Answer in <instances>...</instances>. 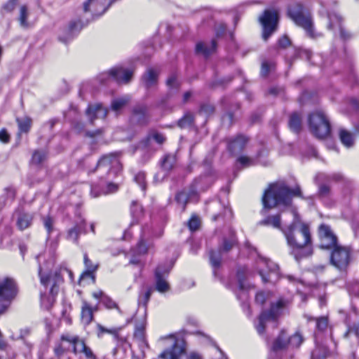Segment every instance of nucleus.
Here are the masks:
<instances>
[{"instance_id": "obj_1", "label": "nucleus", "mask_w": 359, "mask_h": 359, "mask_svg": "<svg viewBox=\"0 0 359 359\" xmlns=\"http://www.w3.org/2000/svg\"><path fill=\"white\" fill-rule=\"evenodd\" d=\"M291 215V224L287 229L281 230L286 238L287 245L292 249V254L298 260L312 254V241L309 226L299 219L294 209H292Z\"/></svg>"}, {"instance_id": "obj_2", "label": "nucleus", "mask_w": 359, "mask_h": 359, "mask_svg": "<svg viewBox=\"0 0 359 359\" xmlns=\"http://www.w3.org/2000/svg\"><path fill=\"white\" fill-rule=\"evenodd\" d=\"M292 196H301L299 187L290 189L283 184H273L264 191L262 196V213L267 209H271L277 205L289 206Z\"/></svg>"}, {"instance_id": "obj_3", "label": "nucleus", "mask_w": 359, "mask_h": 359, "mask_svg": "<svg viewBox=\"0 0 359 359\" xmlns=\"http://www.w3.org/2000/svg\"><path fill=\"white\" fill-rule=\"evenodd\" d=\"M160 341L165 348L158 359H182L186 352V344L182 339L169 335L161 337Z\"/></svg>"}, {"instance_id": "obj_4", "label": "nucleus", "mask_w": 359, "mask_h": 359, "mask_svg": "<svg viewBox=\"0 0 359 359\" xmlns=\"http://www.w3.org/2000/svg\"><path fill=\"white\" fill-rule=\"evenodd\" d=\"M288 15L298 26L302 27L307 34L313 39L317 37L313 29V23L310 13L301 4L296 3L288 8Z\"/></svg>"}, {"instance_id": "obj_5", "label": "nucleus", "mask_w": 359, "mask_h": 359, "mask_svg": "<svg viewBox=\"0 0 359 359\" xmlns=\"http://www.w3.org/2000/svg\"><path fill=\"white\" fill-rule=\"evenodd\" d=\"M18 288L15 280L8 277L0 278V315L9 306L16 297Z\"/></svg>"}, {"instance_id": "obj_6", "label": "nucleus", "mask_w": 359, "mask_h": 359, "mask_svg": "<svg viewBox=\"0 0 359 359\" xmlns=\"http://www.w3.org/2000/svg\"><path fill=\"white\" fill-rule=\"evenodd\" d=\"M309 128L317 138L327 137L330 133V126L323 112L317 111L309 116Z\"/></svg>"}, {"instance_id": "obj_7", "label": "nucleus", "mask_w": 359, "mask_h": 359, "mask_svg": "<svg viewBox=\"0 0 359 359\" xmlns=\"http://www.w3.org/2000/svg\"><path fill=\"white\" fill-rule=\"evenodd\" d=\"M82 339L78 335L69 332L62 334L54 349L55 354L59 356L67 351L78 354L79 346Z\"/></svg>"}, {"instance_id": "obj_8", "label": "nucleus", "mask_w": 359, "mask_h": 359, "mask_svg": "<svg viewBox=\"0 0 359 359\" xmlns=\"http://www.w3.org/2000/svg\"><path fill=\"white\" fill-rule=\"evenodd\" d=\"M257 268L264 283H275L278 279V266L272 261L259 257Z\"/></svg>"}, {"instance_id": "obj_9", "label": "nucleus", "mask_w": 359, "mask_h": 359, "mask_svg": "<svg viewBox=\"0 0 359 359\" xmlns=\"http://www.w3.org/2000/svg\"><path fill=\"white\" fill-rule=\"evenodd\" d=\"M285 306V302L280 299L276 304H272L269 311L262 312L259 317L256 330L259 334L264 332L265 325L269 320H276L283 313Z\"/></svg>"}, {"instance_id": "obj_10", "label": "nucleus", "mask_w": 359, "mask_h": 359, "mask_svg": "<svg viewBox=\"0 0 359 359\" xmlns=\"http://www.w3.org/2000/svg\"><path fill=\"white\" fill-rule=\"evenodd\" d=\"M262 26V38L267 41L269 36L276 30L278 22V13L274 9H266L259 18Z\"/></svg>"}, {"instance_id": "obj_11", "label": "nucleus", "mask_w": 359, "mask_h": 359, "mask_svg": "<svg viewBox=\"0 0 359 359\" xmlns=\"http://www.w3.org/2000/svg\"><path fill=\"white\" fill-rule=\"evenodd\" d=\"M351 262V250L348 247L337 246L330 256L331 264L339 271H346Z\"/></svg>"}, {"instance_id": "obj_12", "label": "nucleus", "mask_w": 359, "mask_h": 359, "mask_svg": "<svg viewBox=\"0 0 359 359\" xmlns=\"http://www.w3.org/2000/svg\"><path fill=\"white\" fill-rule=\"evenodd\" d=\"M199 187L198 180H196L189 187L178 191L175 201L182 211L185 210L187 204L197 198V188Z\"/></svg>"}, {"instance_id": "obj_13", "label": "nucleus", "mask_w": 359, "mask_h": 359, "mask_svg": "<svg viewBox=\"0 0 359 359\" xmlns=\"http://www.w3.org/2000/svg\"><path fill=\"white\" fill-rule=\"evenodd\" d=\"M320 247L323 249H331L337 247V237L331 228L326 224H321L318 229Z\"/></svg>"}, {"instance_id": "obj_14", "label": "nucleus", "mask_w": 359, "mask_h": 359, "mask_svg": "<svg viewBox=\"0 0 359 359\" xmlns=\"http://www.w3.org/2000/svg\"><path fill=\"white\" fill-rule=\"evenodd\" d=\"M115 0H88L83 4L85 12H91L93 15L100 16L105 13Z\"/></svg>"}, {"instance_id": "obj_15", "label": "nucleus", "mask_w": 359, "mask_h": 359, "mask_svg": "<svg viewBox=\"0 0 359 359\" xmlns=\"http://www.w3.org/2000/svg\"><path fill=\"white\" fill-rule=\"evenodd\" d=\"M147 107L144 104H137L134 107L130 116V122L134 125L144 126L149 122Z\"/></svg>"}, {"instance_id": "obj_16", "label": "nucleus", "mask_w": 359, "mask_h": 359, "mask_svg": "<svg viewBox=\"0 0 359 359\" xmlns=\"http://www.w3.org/2000/svg\"><path fill=\"white\" fill-rule=\"evenodd\" d=\"M170 269H165L162 266H158L156 269V289L161 293L166 292L170 290V285L165 278V275H167Z\"/></svg>"}, {"instance_id": "obj_17", "label": "nucleus", "mask_w": 359, "mask_h": 359, "mask_svg": "<svg viewBox=\"0 0 359 359\" xmlns=\"http://www.w3.org/2000/svg\"><path fill=\"white\" fill-rule=\"evenodd\" d=\"M39 273L41 278V284L43 285L52 284V287L50 288V294L53 296L56 295L58 292L57 285L62 282V278L60 273L56 271L53 276H45L44 274L42 273V269L40 267Z\"/></svg>"}, {"instance_id": "obj_18", "label": "nucleus", "mask_w": 359, "mask_h": 359, "mask_svg": "<svg viewBox=\"0 0 359 359\" xmlns=\"http://www.w3.org/2000/svg\"><path fill=\"white\" fill-rule=\"evenodd\" d=\"M133 72L130 69L123 67L112 68L107 76H111L119 83H128L132 79Z\"/></svg>"}, {"instance_id": "obj_19", "label": "nucleus", "mask_w": 359, "mask_h": 359, "mask_svg": "<svg viewBox=\"0 0 359 359\" xmlns=\"http://www.w3.org/2000/svg\"><path fill=\"white\" fill-rule=\"evenodd\" d=\"M234 244L233 241L224 240L223 245L219 248L218 252H211L210 253V262L212 266L216 269L220 266L221 262V252L229 251Z\"/></svg>"}, {"instance_id": "obj_20", "label": "nucleus", "mask_w": 359, "mask_h": 359, "mask_svg": "<svg viewBox=\"0 0 359 359\" xmlns=\"http://www.w3.org/2000/svg\"><path fill=\"white\" fill-rule=\"evenodd\" d=\"M107 113L108 110L104 108L101 104L90 105L86 110V114L91 123L97 118H104Z\"/></svg>"}, {"instance_id": "obj_21", "label": "nucleus", "mask_w": 359, "mask_h": 359, "mask_svg": "<svg viewBox=\"0 0 359 359\" xmlns=\"http://www.w3.org/2000/svg\"><path fill=\"white\" fill-rule=\"evenodd\" d=\"M93 297L95 299H100L101 302L108 309H116L120 313L121 311L118 307V304L109 296L105 294L102 290H98L93 292Z\"/></svg>"}, {"instance_id": "obj_22", "label": "nucleus", "mask_w": 359, "mask_h": 359, "mask_svg": "<svg viewBox=\"0 0 359 359\" xmlns=\"http://www.w3.org/2000/svg\"><path fill=\"white\" fill-rule=\"evenodd\" d=\"M83 259L86 270L82 273L79 280V284H81V282L83 281L86 278H91L94 283L95 279L94 273L97 269V265L93 264L88 259L86 254L84 255Z\"/></svg>"}, {"instance_id": "obj_23", "label": "nucleus", "mask_w": 359, "mask_h": 359, "mask_svg": "<svg viewBox=\"0 0 359 359\" xmlns=\"http://www.w3.org/2000/svg\"><path fill=\"white\" fill-rule=\"evenodd\" d=\"M216 46L215 40H212L210 43L199 42L196 46V52L207 57L215 50Z\"/></svg>"}, {"instance_id": "obj_24", "label": "nucleus", "mask_w": 359, "mask_h": 359, "mask_svg": "<svg viewBox=\"0 0 359 359\" xmlns=\"http://www.w3.org/2000/svg\"><path fill=\"white\" fill-rule=\"evenodd\" d=\"M81 311V322L83 325H89L93 319V313L96 311L95 309H93L92 306L86 301L82 302Z\"/></svg>"}, {"instance_id": "obj_25", "label": "nucleus", "mask_w": 359, "mask_h": 359, "mask_svg": "<svg viewBox=\"0 0 359 359\" xmlns=\"http://www.w3.org/2000/svg\"><path fill=\"white\" fill-rule=\"evenodd\" d=\"M142 80L145 88H152L157 84L158 72L154 69H148L142 76Z\"/></svg>"}, {"instance_id": "obj_26", "label": "nucleus", "mask_w": 359, "mask_h": 359, "mask_svg": "<svg viewBox=\"0 0 359 359\" xmlns=\"http://www.w3.org/2000/svg\"><path fill=\"white\" fill-rule=\"evenodd\" d=\"M247 142L248 140L245 137L239 135L229 142V149L232 154H237L243 151L246 145Z\"/></svg>"}, {"instance_id": "obj_27", "label": "nucleus", "mask_w": 359, "mask_h": 359, "mask_svg": "<svg viewBox=\"0 0 359 359\" xmlns=\"http://www.w3.org/2000/svg\"><path fill=\"white\" fill-rule=\"evenodd\" d=\"M289 348L288 335L285 330H282L278 337L275 339L272 348L278 351Z\"/></svg>"}, {"instance_id": "obj_28", "label": "nucleus", "mask_w": 359, "mask_h": 359, "mask_svg": "<svg viewBox=\"0 0 359 359\" xmlns=\"http://www.w3.org/2000/svg\"><path fill=\"white\" fill-rule=\"evenodd\" d=\"M327 18L329 20V27H332V18H334V19H336L337 20V22H339V29L340 31V35L342 39H348L351 38V34L348 32L346 31L341 26L342 18L336 12L329 13L327 14Z\"/></svg>"}, {"instance_id": "obj_29", "label": "nucleus", "mask_w": 359, "mask_h": 359, "mask_svg": "<svg viewBox=\"0 0 359 359\" xmlns=\"http://www.w3.org/2000/svg\"><path fill=\"white\" fill-rule=\"evenodd\" d=\"M33 217L28 213H20L17 220V225L20 230L28 228L32 222Z\"/></svg>"}, {"instance_id": "obj_30", "label": "nucleus", "mask_w": 359, "mask_h": 359, "mask_svg": "<svg viewBox=\"0 0 359 359\" xmlns=\"http://www.w3.org/2000/svg\"><path fill=\"white\" fill-rule=\"evenodd\" d=\"M176 163L175 156L171 154L165 155L161 161V166L165 172L170 171Z\"/></svg>"}, {"instance_id": "obj_31", "label": "nucleus", "mask_w": 359, "mask_h": 359, "mask_svg": "<svg viewBox=\"0 0 359 359\" xmlns=\"http://www.w3.org/2000/svg\"><path fill=\"white\" fill-rule=\"evenodd\" d=\"M289 127L294 133H299L302 128V122L299 115L294 113L291 115L289 121Z\"/></svg>"}, {"instance_id": "obj_32", "label": "nucleus", "mask_w": 359, "mask_h": 359, "mask_svg": "<svg viewBox=\"0 0 359 359\" xmlns=\"http://www.w3.org/2000/svg\"><path fill=\"white\" fill-rule=\"evenodd\" d=\"M260 224L271 226L274 228L280 229V219L278 215L270 216L262 220Z\"/></svg>"}, {"instance_id": "obj_33", "label": "nucleus", "mask_w": 359, "mask_h": 359, "mask_svg": "<svg viewBox=\"0 0 359 359\" xmlns=\"http://www.w3.org/2000/svg\"><path fill=\"white\" fill-rule=\"evenodd\" d=\"M304 316L309 321L310 320H316V328L319 331H324L325 330L327 329V325H328V318H327V316H322V317L317 318H313V317L309 316H306V315H305Z\"/></svg>"}, {"instance_id": "obj_34", "label": "nucleus", "mask_w": 359, "mask_h": 359, "mask_svg": "<svg viewBox=\"0 0 359 359\" xmlns=\"http://www.w3.org/2000/svg\"><path fill=\"white\" fill-rule=\"evenodd\" d=\"M129 100L130 99L128 96L114 100L111 104V109L116 112L118 111L126 105Z\"/></svg>"}, {"instance_id": "obj_35", "label": "nucleus", "mask_w": 359, "mask_h": 359, "mask_svg": "<svg viewBox=\"0 0 359 359\" xmlns=\"http://www.w3.org/2000/svg\"><path fill=\"white\" fill-rule=\"evenodd\" d=\"M117 163L116 158L113 155L103 156L97 163V167L99 168H106L107 170L109 169L111 163Z\"/></svg>"}, {"instance_id": "obj_36", "label": "nucleus", "mask_w": 359, "mask_h": 359, "mask_svg": "<svg viewBox=\"0 0 359 359\" xmlns=\"http://www.w3.org/2000/svg\"><path fill=\"white\" fill-rule=\"evenodd\" d=\"M28 18V9L27 6L23 5L20 8V15H19V22L21 27L24 28H27L29 27V23L27 22Z\"/></svg>"}, {"instance_id": "obj_37", "label": "nucleus", "mask_w": 359, "mask_h": 359, "mask_svg": "<svg viewBox=\"0 0 359 359\" xmlns=\"http://www.w3.org/2000/svg\"><path fill=\"white\" fill-rule=\"evenodd\" d=\"M78 353H83L87 359H97L91 348L86 346L83 339L80 343Z\"/></svg>"}, {"instance_id": "obj_38", "label": "nucleus", "mask_w": 359, "mask_h": 359, "mask_svg": "<svg viewBox=\"0 0 359 359\" xmlns=\"http://www.w3.org/2000/svg\"><path fill=\"white\" fill-rule=\"evenodd\" d=\"M328 354L329 351L325 346H318L312 352V359H325Z\"/></svg>"}, {"instance_id": "obj_39", "label": "nucleus", "mask_w": 359, "mask_h": 359, "mask_svg": "<svg viewBox=\"0 0 359 359\" xmlns=\"http://www.w3.org/2000/svg\"><path fill=\"white\" fill-rule=\"evenodd\" d=\"M289 339V347L297 348L299 347L302 343L303 342V337L302 334L297 332L291 337H288Z\"/></svg>"}, {"instance_id": "obj_40", "label": "nucleus", "mask_w": 359, "mask_h": 359, "mask_svg": "<svg viewBox=\"0 0 359 359\" xmlns=\"http://www.w3.org/2000/svg\"><path fill=\"white\" fill-rule=\"evenodd\" d=\"M152 292L153 289L149 288L146 291L140 293L138 298L139 306H143L144 307L147 306V304L150 299Z\"/></svg>"}, {"instance_id": "obj_41", "label": "nucleus", "mask_w": 359, "mask_h": 359, "mask_svg": "<svg viewBox=\"0 0 359 359\" xmlns=\"http://www.w3.org/2000/svg\"><path fill=\"white\" fill-rule=\"evenodd\" d=\"M339 137L341 142L347 147L353 145V137L350 133L345 130H341Z\"/></svg>"}, {"instance_id": "obj_42", "label": "nucleus", "mask_w": 359, "mask_h": 359, "mask_svg": "<svg viewBox=\"0 0 359 359\" xmlns=\"http://www.w3.org/2000/svg\"><path fill=\"white\" fill-rule=\"evenodd\" d=\"M194 122V116L191 113H187L181 119L178 121V126L182 128H187L192 125Z\"/></svg>"}, {"instance_id": "obj_43", "label": "nucleus", "mask_w": 359, "mask_h": 359, "mask_svg": "<svg viewBox=\"0 0 359 359\" xmlns=\"http://www.w3.org/2000/svg\"><path fill=\"white\" fill-rule=\"evenodd\" d=\"M147 140H148V141L154 140L158 144H161L164 142L165 138L163 135V134H161L156 130H152L149 134Z\"/></svg>"}, {"instance_id": "obj_44", "label": "nucleus", "mask_w": 359, "mask_h": 359, "mask_svg": "<svg viewBox=\"0 0 359 359\" xmlns=\"http://www.w3.org/2000/svg\"><path fill=\"white\" fill-rule=\"evenodd\" d=\"M166 84L170 90H177L180 87V82L175 74H172L168 77Z\"/></svg>"}, {"instance_id": "obj_45", "label": "nucleus", "mask_w": 359, "mask_h": 359, "mask_svg": "<svg viewBox=\"0 0 359 359\" xmlns=\"http://www.w3.org/2000/svg\"><path fill=\"white\" fill-rule=\"evenodd\" d=\"M46 156V153L44 151H35L32 156V163L34 164H40L42 163Z\"/></svg>"}, {"instance_id": "obj_46", "label": "nucleus", "mask_w": 359, "mask_h": 359, "mask_svg": "<svg viewBox=\"0 0 359 359\" xmlns=\"http://www.w3.org/2000/svg\"><path fill=\"white\" fill-rule=\"evenodd\" d=\"M99 330L101 333H107L114 335V338L116 339H119L118 332L121 328L113 327L111 329H107L102 325L98 326Z\"/></svg>"}, {"instance_id": "obj_47", "label": "nucleus", "mask_w": 359, "mask_h": 359, "mask_svg": "<svg viewBox=\"0 0 359 359\" xmlns=\"http://www.w3.org/2000/svg\"><path fill=\"white\" fill-rule=\"evenodd\" d=\"M142 213V207L136 202H133L131 206V214L134 219H138Z\"/></svg>"}, {"instance_id": "obj_48", "label": "nucleus", "mask_w": 359, "mask_h": 359, "mask_svg": "<svg viewBox=\"0 0 359 359\" xmlns=\"http://www.w3.org/2000/svg\"><path fill=\"white\" fill-rule=\"evenodd\" d=\"M246 273V269L242 268L238 270L237 272V278L238 280L239 287L241 290H244L245 288V285L244 283L245 275Z\"/></svg>"}, {"instance_id": "obj_49", "label": "nucleus", "mask_w": 359, "mask_h": 359, "mask_svg": "<svg viewBox=\"0 0 359 359\" xmlns=\"http://www.w3.org/2000/svg\"><path fill=\"white\" fill-rule=\"evenodd\" d=\"M135 181L142 187L143 191H144L146 189L145 173L144 172H138L135 176Z\"/></svg>"}, {"instance_id": "obj_50", "label": "nucleus", "mask_w": 359, "mask_h": 359, "mask_svg": "<svg viewBox=\"0 0 359 359\" xmlns=\"http://www.w3.org/2000/svg\"><path fill=\"white\" fill-rule=\"evenodd\" d=\"M200 225V219L196 216H192L189 221V227L191 231H196Z\"/></svg>"}, {"instance_id": "obj_51", "label": "nucleus", "mask_w": 359, "mask_h": 359, "mask_svg": "<svg viewBox=\"0 0 359 359\" xmlns=\"http://www.w3.org/2000/svg\"><path fill=\"white\" fill-rule=\"evenodd\" d=\"M80 229L78 226L71 229L68 232V238L74 242H76L79 238Z\"/></svg>"}, {"instance_id": "obj_52", "label": "nucleus", "mask_w": 359, "mask_h": 359, "mask_svg": "<svg viewBox=\"0 0 359 359\" xmlns=\"http://www.w3.org/2000/svg\"><path fill=\"white\" fill-rule=\"evenodd\" d=\"M237 162L241 164L243 168L249 167L253 165L252 158L247 156H241L237 159Z\"/></svg>"}, {"instance_id": "obj_53", "label": "nucleus", "mask_w": 359, "mask_h": 359, "mask_svg": "<svg viewBox=\"0 0 359 359\" xmlns=\"http://www.w3.org/2000/svg\"><path fill=\"white\" fill-rule=\"evenodd\" d=\"M43 225L46 228L47 233L50 234L53 230V220L50 217L43 219Z\"/></svg>"}, {"instance_id": "obj_54", "label": "nucleus", "mask_w": 359, "mask_h": 359, "mask_svg": "<svg viewBox=\"0 0 359 359\" xmlns=\"http://www.w3.org/2000/svg\"><path fill=\"white\" fill-rule=\"evenodd\" d=\"M18 0H8L4 6L3 9L6 12H12L17 4Z\"/></svg>"}, {"instance_id": "obj_55", "label": "nucleus", "mask_w": 359, "mask_h": 359, "mask_svg": "<svg viewBox=\"0 0 359 359\" xmlns=\"http://www.w3.org/2000/svg\"><path fill=\"white\" fill-rule=\"evenodd\" d=\"M18 126L21 132H27L30 128V121L29 119H26L24 121H20L18 119Z\"/></svg>"}, {"instance_id": "obj_56", "label": "nucleus", "mask_w": 359, "mask_h": 359, "mask_svg": "<svg viewBox=\"0 0 359 359\" xmlns=\"http://www.w3.org/2000/svg\"><path fill=\"white\" fill-rule=\"evenodd\" d=\"M144 327H137L134 333L135 337L140 341L143 340L144 336Z\"/></svg>"}, {"instance_id": "obj_57", "label": "nucleus", "mask_w": 359, "mask_h": 359, "mask_svg": "<svg viewBox=\"0 0 359 359\" xmlns=\"http://www.w3.org/2000/svg\"><path fill=\"white\" fill-rule=\"evenodd\" d=\"M214 107L210 104H203L201 107V113H203L205 114H210L213 113Z\"/></svg>"}, {"instance_id": "obj_58", "label": "nucleus", "mask_w": 359, "mask_h": 359, "mask_svg": "<svg viewBox=\"0 0 359 359\" xmlns=\"http://www.w3.org/2000/svg\"><path fill=\"white\" fill-rule=\"evenodd\" d=\"M266 299V294L263 292H258L255 297L256 302L259 304H263L265 302Z\"/></svg>"}, {"instance_id": "obj_59", "label": "nucleus", "mask_w": 359, "mask_h": 359, "mask_svg": "<svg viewBox=\"0 0 359 359\" xmlns=\"http://www.w3.org/2000/svg\"><path fill=\"white\" fill-rule=\"evenodd\" d=\"M330 188L327 185H321L319 188V194L323 197L328 196L330 194Z\"/></svg>"}, {"instance_id": "obj_60", "label": "nucleus", "mask_w": 359, "mask_h": 359, "mask_svg": "<svg viewBox=\"0 0 359 359\" xmlns=\"http://www.w3.org/2000/svg\"><path fill=\"white\" fill-rule=\"evenodd\" d=\"M290 45V41L286 36H283L278 40V46L280 48H286Z\"/></svg>"}, {"instance_id": "obj_61", "label": "nucleus", "mask_w": 359, "mask_h": 359, "mask_svg": "<svg viewBox=\"0 0 359 359\" xmlns=\"http://www.w3.org/2000/svg\"><path fill=\"white\" fill-rule=\"evenodd\" d=\"M9 140L10 135L5 129H2L0 131V141H1L4 143H7L8 142Z\"/></svg>"}, {"instance_id": "obj_62", "label": "nucleus", "mask_w": 359, "mask_h": 359, "mask_svg": "<svg viewBox=\"0 0 359 359\" xmlns=\"http://www.w3.org/2000/svg\"><path fill=\"white\" fill-rule=\"evenodd\" d=\"M187 359H203V357L198 352L191 351L188 354Z\"/></svg>"}, {"instance_id": "obj_63", "label": "nucleus", "mask_w": 359, "mask_h": 359, "mask_svg": "<svg viewBox=\"0 0 359 359\" xmlns=\"http://www.w3.org/2000/svg\"><path fill=\"white\" fill-rule=\"evenodd\" d=\"M269 65L267 62H263L262 65L261 74L262 76H266L269 72Z\"/></svg>"}, {"instance_id": "obj_64", "label": "nucleus", "mask_w": 359, "mask_h": 359, "mask_svg": "<svg viewBox=\"0 0 359 359\" xmlns=\"http://www.w3.org/2000/svg\"><path fill=\"white\" fill-rule=\"evenodd\" d=\"M147 248H146V245L144 243L140 242L137 248V251L139 254H144L147 252Z\"/></svg>"}]
</instances>
